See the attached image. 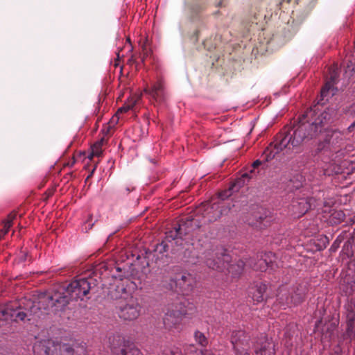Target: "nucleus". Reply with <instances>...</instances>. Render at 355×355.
<instances>
[{"mask_svg": "<svg viewBox=\"0 0 355 355\" xmlns=\"http://www.w3.org/2000/svg\"><path fill=\"white\" fill-rule=\"evenodd\" d=\"M315 110L310 109L300 119L297 124L286 132L284 136H280L279 140L271 143L263 151L262 157L264 161L268 162L273 159L280 151L291 146L296 148L303 142L316 136L322 131V127L330 120V114L324 111L320 113L313 120H306V118L312 116Z\"/></svg>", "mask_w": 355, "mask_h": 355, "instance_id": "f257e3e1", "label": "nucleus"}, {"mask_svg": "<svg viewBox=\"0 0 355 355\" xmlns=\"http://www.w3.org/2000/svg\"><path fill=\"white\" fill-rule=\"evenodd\" d=\"M90 283L87 278H79L72 281L67 287L58 286L52 291L40 293L37 300L28 301L31 313L37 318L44 314L62 311L70 300H83L89 293Z\"/></svg>", "mask_w": 355, "mask_h": 355, "instance_id": "f03ea898", "label": "nucleus"}, {"mask_svg": "<svg viewBox=\"0 0 355 355\" xmlns=\"http://www.w3.org/2000/svg\"><path fill=\"white\" fill-rule=\"evenodd\" d=\"M249 175L248 173H243L241 177L235 180L232 184L230 186L227 190H225L218 194L220 201L211 204L210 202L202 203L198 209V213H200L204 218V223H211L216 220L219 218L221 215L226 214L227 211L223 207V201L227 198L234 192H236L242 187L245 182L246 180H248Z\"/></svg>", "mask_w": 355, "mask_h": 355, "instance_id": "7ed1b4c3", "label": "nucleus"}, {"mask_svg": "<svg viewBox=\"0 0 355 355\" xmlns=\"http://www.w3.org/2000/svg\"><path fill=\"white\" fill-rule=\"evenodd\" d=\"M33 350L35 355H87L85 345L71 347L68 343L53 339L37 341Z\"/></svg>", "mask_w": 355, "mask_h": 355, "instance_id": "20e7f679", "label": "nucleus"}, {"mask_svg": "<svg viewBox=\"0 0 355 355\" xmlns=\"http://www.w3.org/2000/svg\"><path fill=\"white\" fill-rule=\"evenodd\" d=\"M195 310V306L184 297L178 298L169 305L167 312L163 319L166 329H178L183 316L191 314Z\"/></svg>", "mask_w": 355, "mask_h": 355, "instance_id": "39448f33", "label": "nucleus"}, {"mask_svg": "<svg viewBox=\"0 0 355 355\" xmlns=\"http://www.w3.org/2000/svg\"><path fill=\"white\" fill-rule=\"evenodd\" d=\"M28 301L32 300L24 298L21 300L19 306L16 303L7 304L6 306H0V327L8 324L9 321L25 322L26 319L28 321H35L38 319L33 313H31V306L28 305Z\"/></svg>", "mask_w": 355, "mask_h": 355, "instance_id": "423d86ee", "label": "nucleus"}, {"mask_svg": "<svg viewBox=\"0 0 355 355\" xmlns=\"http://www.w3.org/2000/svg\"><path fill=\"white\" fill-rule=\"evenodd\" d=\"M206 257L205 262L209 268L218 271H223L227 269L233 277L240 275L245 266L244 262L241 260L236 264H230V257L225 250H220V252L215 254L213 252H208Z\"/></svg>", "mask_w": 355, "mask_h": 355, "instance_id": "0eeeda50", "label": "nucleus"}, {"mask_svg": "<svg viewBox=\"0 0 355 355\" xmlns=\"http://www.w3.org/2000/svg\"><path fill=\"white\" fill-rule=\"evenodd\" d=\"M306 287L302 283L282 284L277 291V300L283 306H297L301 304L306 296Z\"/></svg>", "mask_w": 355, "mask_h": 355, "instance_id": "6e6552de", "label": "nucleus"}, {"mask_svg": "<svg viewBox=\"0 0 355 355\" xmlns=\"http://www.w3.org/2000/svg\"><path fill=\"white\" fill-rule=\"evenodd\" d=\"M116 290L121 292L118 305V315L123 320H136L140 315L141 306L130 291L123 285L118 286Z\"/></svg>", "mask_w": 355, "mask_h": 355, "instance_id": "1a4fd4ad", "label": "nucleus"}, {"mask_svg": "<svg viewBox=\"0 0 355 355\" xmlns=\"http://www.w3.org/2000/svg\"><path fill=\"white\" fill-rule=\"evenodd\" d=\"M118 338V346H112L111 350L113 355H143L141 351L131 345L126 344L124 339H121L120 336ZM194 349V353H187V355H205V352L202 350H197L194 346H191ZM207 353V351L205 350ZM162 355H182L181 351L178 348L166 349L164 350Z\"/></svg>", "mask_w": 355, "mask_h": 355, "instance_id": "9d476101", "label": "nucleus"}, {"mask_svg": "<svg viewBox=\"0 0 355 355\" xmlns=\"http://www.w3.org/2000/svg\"><path fill=\"white\" fill-rule=\"evenodd\" d=\"M250 337L244 330L233 331L231 336V343L235 352V355H250Z\"/></svg>", "mask_w": 355, "mask_h": 355, "instance_id": "9b49d317", "label": "nucleus"}, {"mask_svg": "<svg viewBox=\"0 0 355 355\" xmlns=\"http://www.w3.org/2000/svg\"><path fill=\"white\" fill-rule=\"evenodd\" d=\"M254 352L257 355H275L274 342L267 336H261L254 345Z\"/></svg>", "mask_w": 355, "mask_h": 355, "instance_id": "f8f14e48", "label": "nucleus"}, {"mask_svg": "<svg viewBox=\"0 0 355 355\" xmlns=\"http://www.w3.org/2000/svg\"><path fill=\"white\" fill-rule=\"evenodd\" d=\"M338 75L334 71L330 76V79L325 83L324 86L322 88L320 92V101L322 104L324 101H328L329 99L334 96L337 92L336 87L334 85L336 83Z\"/></svg>", "mask_w": 355, "mask_h": 355, "instance_id": "ddd939ff", "label": "nucleus"}, {"mask_svg": "<svg viewBox=\"0 0 355 355\" xmlns=\"http://www.w3.org/2000/svg\"><path fill=\"white\" fill-rule=\"evenodd\" d=\"M144 92L148 94L157 102L164 101L166 92L164 81L158 79L153 84L150 89L145 88Z\"/></svg>", "mask_w": 355, "mask_h": 355, "instance_id": "4468645a", "label": "nucleus"}, {"mask_svg": "<svg viewBox=\"0 0 355 355\" xmlns=\"http://www.w3.org/2000/svg\"><path fill=\"white\" fill-rule=\"evenodd\" d=\"M267 290V285L263 282H256L249 288V295L254 303H259L264 300V295Z\"/></svg>", "mask_w": 355, "mask_h": 355, "instance_id": "2eb2a0df", "label": "nucleus"}, {"mask_svg": "<svg viewBox=\"0 0 355 355\" xmlns=\"http://www.w3.org/2000/svg\"><path fill=\"white\" fill-rule=\"evenodd\" d=\"M298 329L295 324H288L284 332V345L288 347L293 345L297 340Z\"/></svg>", "mask_w": 355, "mask_h": 355, "instance_id": "dca6fc26", "label": "nucleus"}, {"mask_svg": "<svg viewBox=\"0 0 355 355\" xmlns=\"http://www.w3.org/2000/svg\"><path fill=\"white\" fill-rule=\"evenodd\" d=\"M275 258V254L272 252H268L265 254L264 259H261L259 260L258 263H256L253 268L256 270L265 271L269 267H272V259Z\"/></svg>", "mask_w": 355, "mask_h": 355, "instance_id": "f3484780", "label": "nucleus"}, {"mask_svg": "<svg viewBox=\"0 0 355 355\" xmlns=\"http://www.w3.org/2000/svg\"><path fill=\"white\" fill-rule=\"evenodd\" d=\"M135 104V102L131 105H125L122 106L121 107L119 108L116 114L112 116V119L109 122L108 128L107 130V132L109 131V129L110 128H112L115 124L118 123L119 119V114L126 112L130 109H132Z\"/></svg>", "mask_w": 355, "mask_h": 355, "instance_id": "a211bd4d", "label": "nucleus"}, {"mask_svg": "<svg viewBox=\"0 0 355 355\" xmlns=\"http://www.w3.org/2000/svg\"><path fill=\"white\" fill-rule=\"evenodd\" d=\"M345 217V214L341 210H333L329 217V223L331 225H338L342 223Z\"/></svg>", "mask_w": 355, "mask_h": 355, "instance_id": "6ab92c4d", "label": "nucleus"}, {"mask_svg": "<svg viewBox=\"0 0 355 355\" xmlns=\"http://www.w3.org/2000/svg\"><path fill=\"white\" fill-rule=\"evenodd\" d=\"M347 331L353 332L355 330V311H349L347 313Z\"/></svg>", "mask_w": 355, "mask_h": 355, "instance_id": "aec40b11", "label": "nucleus"}, {"mask_svg": "<svg viewBox=\"0 0 355 355\" xmlns=\"http://www.w3.org/2000/svg\"><path fill=\"white\" fill-rule=\"evenodd\" d=\"M194 338L196 343L202 347H206L208 344V340L205 334L200 331L197 330L194 333Z\"/></svg>", "mask_w": 355, "mask_h": 355, "instance_id": "412c9836", "label": "nucleus"}, {"mask_svg": "<svg viewBox=\"0 0 355 355\" xmlns=\"http://www.w3.org/2000/svg\"><path fill=\"white\" fill-rule=\"evenodd\" d=\"M15 215H10L8 216V219L4 223L3 227L1 230L0 237L1 236H4L8 232L10 227L12 226V221L15 218Z\"/></svg>", "mask_w": 355, "mask_h": 355, "instance_id": "4be33fe9", "label": "nucleus"}, {"mask_svg": "<svg viewBox=\"0 0 355 355\" xmlns=\"http://www.w3.org/2000/svg\"><path fill=\"white\" fill-rule=\"evenodd\" d=\"M299 206V214L300 215L304 214L309 209L310 204L306 199H301L300 202H297Z\"/></svg>", "mask_w": 355, "mask_h": 355, "instance_id": "5701e85b", "label": "nucleus"}, {"mask_svg": "<svg viewBox=\"0 0 355 355\" xmlns=\"http://www.w3.org/2000/svg\"><path fill=\"white\" fill-rule=\"evenodd\" d=\"M102 140L96 142L92 146V156L99 157L102 153L101 149Z\"/></svg>", "mask_w": 355, "mask_h": 355, "instance_id": "b1692460", "label": "nucleus"}, {"mask_svg": "<svg viewBox=\"0 0 355 355\" xmlns=\"http://www.w3.org/2000/svg\"><path fill=\"white\" fill-rule=\"evenodd\" d=\"M174 229V231H170L166 233V236L171 238L172 240L176 239L181 234L182 225H179L178 227H175Z\"/></svg>", "mask_w": 355, "mask_h": 355, "instance_id": "393cba45", "label": "nucleus"}, {"mask_svg": "<svg viewBox=\"0 0 355 355\" xmlns=\"http://www.w3.org/2000/svg\"><path fill=\"white\" fill-rule=\"evenodd\" d=\"M343 236L339 235L332 243L330 248V250H331L332 252H335L339 248L341 242L343 241Z\"/></svg>", "mask_w": 355, "mask_h": 355, "instance_id": "a878e982", "label": "nucleus"}, {"mask_svg": "<svg viewBox=\"0 0 355 355\" xmlns=\"http://www.w3.org/2000/svg\"><path fill=\"white\" fill-rule=\"evenodd\" d=\"M180 281L183 282L184 284H187V286H191L192 278L190 275H182Z\"/></svg>", "mask_w": 355, "mask_h": 355, "instance_id": "bb28decb", "label": "nucleus"}, {"mask_svg": "<svg viewBox=\"0 0 355 355\" xmlns=\"http://www.w3.org/2000/svg\"><path fill=\"white\" fill-rule=\"evenodd\" d=\"M350 112L352 114H353L355 116V104L351 106ZM355 128V121L348 127V130L349 131L353 130V129Z\"/></svg>", "mask_w": 355, "mask_h": 355, "instance_id": "cd10ccee", "label": "nucleus"}, {"mask_svg": "<svg viewBox=\"0 0 355 355\" xmlns=\"http://www.w3.org/2000/svg\"><path fill=\"white\" fill-rule=\"evenodd\" d=\"M27 254L24 252H21V255L19 257L21 261H25L26 260Z\"/></svg>", "mask_w": 355, "mask_h": 355, "instance_id": "c85d7f7f", "label": "nucleus"}, {"mask_svg": "<svg viewBox=\"0 0 355 355\" xmlns=\"http://www.w3.org/2000/svg\"><path fill=\"white\" fill-rule=\"evenodd\" d=\"M343 155V153H340V152L338 151V152H336V153L335 158H337L338 157H339V156H340V155ZM331 162H332L331 164H336V162H337V161L336 160V159H331Z\"/></svg>", "mask_w": 355, "mask_h": 355, "instance_id": "c756f323", "label": "nucleus"}, {"mask_svg": "<svg viewBox=\"0 0 355 355\" xmlns=\"http://www.w3.org/2000/svg\"><path fill=\"white\" fill-rule=\"evenodd\" d=\"M347 312L349 311H355V305L354 304H349L347 307Z\"/></svg>", "mask_w": 355, "mask_h": 355, "instance_id": "7c9ffc66", "label": "nucleus"}, {"mask_svg": "<svg viewBox=\"0 0 355 355\" xmlns=\"http://www.w3.org/2000/svg\"><path fill=\"white\" fill-rule=\"evenodd\" d=\"M261 164V162L259 159H257L256 161H254L252 164V166L254 168H256L257 166H259L260 164Z\"/></svg>", "mask_w": 355, "mask_h": 355, "instance_id": "2f4dec72", "label": "nucleus"}, {"mask_svg": "<svg viewBox=\"0 0 355 355\" xmlns=\"http://www.w3.org/2000/svg\"><path fill=\"white\" fill-rule=\"evenodd\" d=\"M324 175H330V173L329 171V169L328 168H326L324 169Z\"/></svg>", "mask_w": 355, "mask_h": 355, "instance_id": "473e14b6", "label": "nucleus"}, {"mask_svg": "<svg viewBox=\"0 0 355 355\" xmlns=\"http://www.w3.org/2000/svg\"><path fill=\"white\" fill-rule=\"evenodd\" d=\"M160 248H163V250H164V251H166V249H165L166 245H163V244L162 243V244L160 245Z\"/></svg>", "mask_w": 355, "mask_h": 355, "instance_id": "72a5a7b5", "label": "nucleus"}, {"mask_svg": "<svg viewBox=\"0 0 355 355\" xmlns=\"http://www.w3.org/2000/svg\"><path fill=\"white\" fill-rule=\"evenodd\" d=\"M189 219L188 220H189V222H193V221H194V220H194V219H193V218H190V217H189Z\"/></svg>", "mask_w": 355, "mask_h": 355, "instance_id": "f704fd0d", "label": "nucleus"}, {"mask_svg": "<svg viewBox=\"0 0 355 355\" xmlns=\"http://www.w3.org/2000/svg\"><path fill=\"white\" fill-rule=\"evenodd\" d=\"M352 286H353V285H352V286H351V291H350V292L348 293L349 295V294L353 291V288H352Z\"/></svg>", "mask_w": 355, "mask_h": 355, "instance_id": "c9c22d12", "label": "nucleus"}, {"mask_svg": "<svg viewBox=\"0 0 355 355\" xmlns=\"http://www.w3.org/2000/svg\"><path fill=\"white\" fill-rule=\"evenodd\" d=\"M349 245L345 244V245H344V248H348Z\"/></svg>", "mask_w": 355, "mask_h": 355, "instance_id": "e433bc0d", "label": "nucleus"}, {"mask_svg": "<svg viewBox=\"0 0 355 355\" xmlns=\"http://www.w3.org/2000/svg\"><path fill=\"white\" fill-rule=\"evenodd\" d=\"M352 253H350V254H347V257H350V256H352Z\"/></svg>", "mask_w": 355, "mask_h": 355, "instance_id": "4c0bfd02", "label": "nucleus"}, {"mask_svg": "<svg viewBox=\"0 0 355 355\" xmlns=\"http://www.w3.org/2000/svg\"><path fill=\"white\" fill-rule=\"evenodd\" d=\"M178 284H179L181 286H184V284H183V285H182V283H181L180 282Z\"/></svg>", "mask_w": 355, "mask_h": 355, "instance_id": "58836bf2", "label": "nucleus"}, {"mask_svg": "<svg viewBox=\"0 0 355 355\" xmlns=\"http://www.w3.org/2000/svg\"><path fill=\"white\" fill-rule=\"evenodd\" d=\"M354 69H355V67H353L352 70V71H354Z\"/></svg>", "mask_w": 355, "mask_h": 355, "instance_id": "ea45409f", "label": "nucleus"}, {"mask_svg": "<svg viewBox=\"0 0 355 355\" xmlns=\"http://www.w3.org/2000/svg\"><path fill=\"white\" fill-rule=\"evenodd\" d=\"M336 355H339V354H336Z\"/></svg>", "mask_w": 355, "mask_h": 355, "instance_id": "a19ab883", "label": "nucleus"}]
</instances>
